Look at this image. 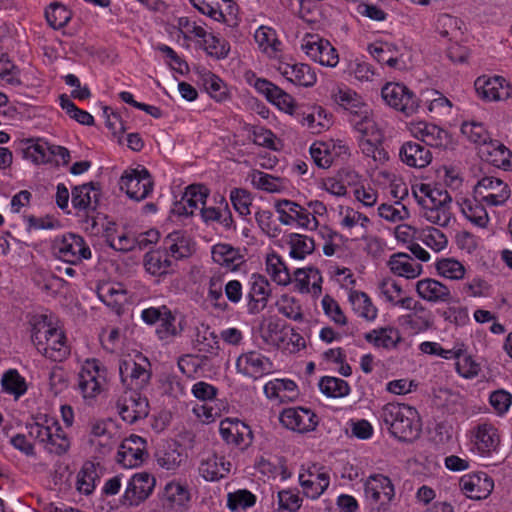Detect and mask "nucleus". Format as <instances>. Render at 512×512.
Returning <instances> with one entry per match:
<instances>
[{"instance_id":"nucleus-1","label":"nucleus","mask_w":512,"mask_h":512,"mask_svg":"<svg viewBox=\"0 0 512 512\" xmlns=\"http://www.w3.org/2000/svg\"><path fill=\"white\" fill-rule=\"evenodd\" d=\"M380 419L390 434L402 442H412L421 433L418 411L409 405L387 403L380 411Z\"/></svg>"},{"instance_id":"nucleus-2","label":"nucleus","mask_w":512,"mask_h":512,"mask_svg":"<svg viewBox=\"0 0 512 512\" xmlns=\"http://www.w3.org/2000/svg\"><path fill=\"white\" fill-rule=\"evenodd\" d=\"M108 381V369L96 358H89L82 364L78 374V388L88 404L105 389Z\"/></svg>"},{"instance_id":"nucleus-3","label":"nucleus","mask_w":512,"mask_h":512,"mask_svg":"<svg viewBox=\"0 0 512 512\" xmlns=\"http://www.w3.org/2000/svg\"><path fill=\"white\" fill-rule=\"evenodd\" d=\"M119 186L130 199L141 201L152 193L154 180L145 167L128 169L120 177Z\"/></svg>"},{"instance_id":"nucleus-4","label":"nucleus","mask_w":512,"mask_h":512,"mask_svg":"<svg viewBox=\"0 0 512 512\" xmlns=\"http://www.w3.org/2000/svg\"><path fill=\"white\" fill-rule=\"evenodd\" d=\"M115 405L121 419L129 424L145 419L149 415V401L140 390L126 388Z\"/></svg>"},{"instance_id":"nucleus-5","label":"nucleus","mask_w":512,"mask_h":512,"mask_svg":"<svg viewBox=\"0 0 512 512\" xmlns=\"http://www.w3.org/2000/svg\"><path fill=\"white\" fill-rule=\"evenodd\" d=\"M381 96L390 107L410 116L417 112L420 100L407 86L402 83H386Z\"/></svg>"},{"instance_id":"nucleus-6","label":"nucleus","mask_w":512,"mask_h":512,"mask_svg":"<svg viewBox=\"0 0 512 512\" xmlns=\"http://www.w3.org/2000/svg\"><path fill=\"white\" fill-rule=\"evenodd\" d=\"M55 255L69 264H78L91 258V250L83 237L68 233L56 239L53 245Z\"/></svg>"},{"instance_id":"nucleus-7","label":"nucleus","mask_w":512,"mask_h":512,"mask_svg":"<svg viewBox=\"0 0 512 512\" xmlns=\"http://www.w3.org/2000/svg\"><path fill=\"white\" fill-rule=\"evenodd\" d=\"M302 50L311 60L323 66L335 67L339 62L337 50L318 34H306L303 38Z\"/></svg>"},{"instance_id":"nucleus-8","label":"nucleus","mask_w":512,"mask_h":512,"mask_svg":"<svg viewBox=\"0 0 512 512\" xmlns=\"http://www.w3.org/2000/svg\"><path fill=\"white\" fill-rule=\"evenodd\" d=\"M156 479L148 472L135 473L129 480L126 490L121 498L123 505L139 506L153 492Z\"/></svg>"},{"instance_id":"nucleus-9","label":"nucleus","mask_w":512,"mask_h":512,"mask_svg":"<svg viewBox=\"0 0 512 512\" xmlns=\"http://www.w3.org/2000/svg\"><path fill=\"white\" fill-rule=\"evenodd\" d=\"M248 285L249 289L246 294L247 312L250 315H257L267 307L272 295L271 284L266 276L253 273L249 278Z\"/></svg>"},{"instance_id":"nucleus-10","label":"nucleus","mask_w":512,"mask_h":512,"mask_svg":"<svg viewBox=\"0 0 512 512\" xmlns=\"http://www.w3.org/2000/svg\"><path fill=\"white\" fill-rule=\"evenodd\" d=\"M279 421L285 428L291 431L307 433L316 429L318 416L308 408L289 407L281 411Z\"/></svg>"},{"instance_id":"nucleus-11","label":"nucleus","mask_w":512,"mask_h":512,"mask_svg":"<svg viewBox=\"0 0 512 512\" xmlns=\"http://www.w3.org/2000/svg\"><path fill=\"white\" fill-rule=\"evenodd\" d=\"M303 494L311 499L318 498L329 487L330 475L324 466L312 464L299 474Z\"/></svg>"},{"instance_id":"nucleus-12","label":"nucleus","mask_w":512,"mask_h":512,"mask_svg":"<svg viewBox=\"0 0 512 512\" xmlns=\"http://www.w3.org/2000/svg\"><path fill=\"white\" fill-rule=\"evenodd\" d=\"M146 365L137 363L134 360H122L119 364L121 382L127 389L141 390L150 381L151 371L147 358H144Z\"/></svg>"},{"instance_id":"nucleus-13","label":"nucleus","mask_w":512,"mask_h":512,"mask_svg":"<svg viewBox=\"0 0 512 512\" xmlns=\"http://www.w3.org/2000/svg\"><path fill=\"white\" fill-rule=\"evenodd\" d=\"M146 440L141 436L132 434L120 444L116 460L125 468L141 465L147 456Z\"/></svg>"},{"instance_id":"nucleus-14","label":"nucleus","mask_w":512,"mask_h":512,"mask_svg":"<svg viewBox=\"0 0 512 512\" xmlns=\"http://www.w3.org/2000/svg\"><path fill=\"white\" fill-rule=\"evenodd\" d=\"M292 116L312 133H321L332 125V114L321 106H297Z\"/></svg>"},{"instance_id":"nucleus-15","label":"nucleus","mask_w":512,"mask_h":512,"mask_svg":"<svg viewBox=\"0 0 512 512\" xmlns=\"http://www.w3.org/2000/svg\"><path fill=\"white\" fill-rule=\"evenodd\" d=\"M509 85L502 76L487 77L485 75L475 80L474 87L478 96L486 101H500L511 98Z\"/></svg>"},{"instance_id":"nucleus-16","label":"nucleus","mask_w":512,"mask_h":512,"mask_svg":"<svg viewBox=\"0 0 512 512\" xmlns=\"http://www.w3.org/2000/svg\"><path fill=\"white\" fill-rule=\"evenodd\" d=\"M459 486L467 497L475 500L486 499L494 488L493 479L485 472L463 475Z\"/></svg>"},{"instance_id":"nucleus-17","label":"nucleus","mask_w":512,"mask_h":512,"mask_svg":"<svg viewBox=\"0 0 512 512\" xmlns=\"http://www.w3.org/2000/svg\"><path fill=\"white\" fill-rule=\"evenodd\" d=\"M236 366L239 372L255 379L270 373L273 369L270 358L254 350L241 354L236 361Z\"/></svg>"},{"instance_id":"nucleus-18","label":"nucleus","mask_w":512,"mask_h":512,"mask_svg":"<svg viewBox=\"0 0 512 512\" xmlns=\"http://www.w3.org/2000/svg\"><path fill=\"white\" fill-rule=\"evenodd\" d=\"M365 496L373 503L381 506L389 503L394 497V486L389 477L382 474L371 475L365 483Z\"/></svg>"},{"instance_id":"nucleus-19","label":"nucleus","mask_w":512,"mask_h":512,"mask_svg":"<svg viewBox=\"0 0 512 512\" xmlns=\"http://www.w3.org/2000/svg\"><path fill=\"white\" fill-rule=\"evenodd\" d=\"M100 184L89 182L72 188L71 203L74 209L88 212L95 211L100 199Z\"/></svg>"},{"instance_id":"nucleus-20","label":"nucleus","mask_w":512,"mask_h":512,"mask_svg":"<svg viewBox=\"0 0 512 512\" xmlns=\"http://www.w3.org/2000/svg\"><path fill=\"white\" fill-rule=\"evenodd\" d=\"M277 71L286 80L297 86L312 87L317 81L315 71L308 64L281 62L277 67Z\"/></svg>"},{"instance_id":"nucleus-21","label":"nucleus","mask_w":512,"mask_h":512,"mask_svg":"<svg viewBox=\"0 0 512 512\" xmlns=\"http://www.w3.org/2000/svg\"><path fill=\"white\" fill-rule=\"evenodd\" d=\"M403 163L414 168H424L432 161L430 150L417 141H408L402 144L399 151Z\"/></svg>"},{"instance_id":"nucleus-22","label":"nucleus","mask_w":512,"mask_h":512,"mask_svg":"<svg viewBox=\"0 0 512 512\" xmlns=\"http://www.w3.org/2000/svg\"><path fill=\"white\" fill-rule=\"evenodd\" d=\"M364 339L373 347L386 350L396 349L403 341L399 329L389 325L372 329L364 334Z\"/></svg>"},{"instance_id":"nucleus-23","label":"nucleus","mask_w":512,"mask_h":512,"mask_svg":"<svg viewBox=\"0 0 512 512\" xmlns=\"http://www.w3.org/2000/svg\"><path fill=\"white\" fill-rule=\"evenodd\" d=\"M168 257L176 260L188 258L192 254L191 240L183 230L169 233L160 247Z\"/></svg>"},{"instance_id":"nucleus-24","label":"nucleus","mask_w":512,"mask_h":512,"mask_svg":"<svg viewBox=\"0 0 512 512\" xmlns=\"http://www.w3.org/2000/svg\"><path fill=\"white\" fill-rule=\"evenodd\" d=\"M347 119L356 131L360 134L367 135L375 128V121L371 116L369 106L360 98L353 104V107H348L344 110Z\"/></svg>"},{"instance_id":"nucleus-25","label":"nucleus","mask_w":512,"mask_h":512,"mask_svg":"<svg viewBox=\"0 0 512 512\" xmlns=\"http://www.w3.org/2000/svg\"><path fill=\"white\" fill-rule=\"evenodd\" d=\"M473 443L482 455L495 451L500 443L497 429L489 423L478 424L473 430Z\"/></svg>"},{"instance_id":"nucleus-26","label":"nucleus","mask_w":512,"mask_h":512,"mask_svg":"<svg viewBox=\"0 0 512 512\" xmlns=\"http://www.w3.org/2000/svg\"><path fill=\"white\" fill-rule=\"evenodd\" d=\"M419 297L429 302H450L452 297L449 288L438 280L425 278L416 284Z\"/></svg>"},{"instance_id":"nucleus-27","label":"nucleus","mask_w":512,"mask_h":512,"mask_svg":"<svg viewBox=\"0 0 512 512\" xmlns=\"http://www.w3.org/2000/svg\"><path fill=\"white\" fill-rule=\"evenodd\" d=\"M155 458L160 467L174 471L186 459V455L177 442H165L157 448Z\"/></svg>"},{"instance_id":"nucleus-28","label":"nucleus","mask_w":512,"mask_h":512,"mask_svg":"<svg viewBox=\"0 0 512 512\" xmlns=\"http://www.w3.org/2000/svg\"><path fill=\"white\" fill-rule=\"evenodd\" d=\"M212 259L215 263L230 271L238 270L245 262L240 250L226 243H219L213 246Z\"/></svg>"},{"instance_id":"nucleus-29","label":"nucleus","mask_w":512,"mask_h":512,"mask_svg":"<svg viewBox=\"0 0 512 512\" xmlns=\"http://www.w3.org/2000/svg\"><path fill=\"white\" fill-rule=\"evenodd\" d=\"M230 467L231 463L225 457L212 454L201 460L199 473L206 481H217L230 472Z\"/></svg>"},{"instance_id":"nucleus-30","label":"nucleus","mask_w":512,"mask_h":512,"mask_svg":"<svg viewBox=\"0 0 512 512\" xmlns=\"http://www.w3.org/2000/svg\"><path fill=\"white\" fill-rule=\"evenodd\" d=\"M190 499L188 489L179 482H168L160 500L164 509L175 510L183 507Z\"/></svg>"},{"instance_id":"nucleus-31","label":"nucleus","mask_w":512,"mask_h":512,"mask_svg":"<svg viewBox=\"0 0 512 512\" xmlns=\"http://www.w3.org/2000/svg\"><path fill=\"white\" fill-rule=\"evenodd\" d=\"M457 204L460 206L463 215L470 222L481 228H485L487 226L489 222L488 213L475 194L472 199L466 197L457 199Z\"/></svg>"},{"instance_id":"nucleus-32","label":"nucleus","mask_w":512,"mask_h":512,"mask_svg":"<svg viewBox=\"0 0 512 512\" xmlns=\"http://www.w3.org/2000/svg\"><path fill=\"white\" fill-rule=\"evenodd\" d=\"M370 54L380 64H386L391 68L403 69L405 66L404 61L398 55V48L393 43L380 42L378 44L370 45Z\"/></svg>"},{"instance_id":"nucleus-33","label":"nucleus","mask_w":512,"mask_h":512,"mask_svg":"<svg viewBox=\"0 0 512 512\" xmlns=\"http://www.w3.org/2000/svg\"><path fill=\"white\" fill-rule=\"evenodd\" d=\"M51 336L40 354L52 361L62 362L70 355V347L67 344L65 333L58 329Z\"/></svg>"},{"instance_id":"nucleus-34","label":"nucleus","mask_w":512,"mask_h":512,"mask_svg":"<svg viewBox=\"0 0 512 512\" xmlns=\"http://www.w3.org/2000/svg\"><path fill=\"white\" fill-rule=\"evenodd\" d=\"M412 261L413 259L409 254L399 252L393 254L387 264L393 274L414 279L421 274L422 265L413 264Z\"/></svg>"},{"instance_id":"nucleus-35","label":"nucleus","mask_w":512,"mask_h":512,"mask_svg":"<svg viewBox=\"0 0 512 512\" xmlns=\"http://www.w3.org/2000/svg\"><path fill=\"white\" fill-rule=\"evenodd\" d=\"M402 323L416 332H423L433 326L432 312L420 302H415L413 312L401 317Z\"/></svg>"},{"instance_id":"nucleus-36","label":"nucleus","mask_w":512,"mask_h":512,"mask_svg":"<svg viewBox=\"0 0 512 512\" xmlns=\"http://www.w3.org/2000/svg\"><path fill=\"white\" fill-rule=\"evenodd\" d=\"M32 281L39 289L50 295H56L67 283L64 279L43 267H36L34 269Z\"/></svg>"},{"instance_id":"nucleus-37","label":"nucleus","mask_w":512,"mask_h":512,"mask_svg":"<svg viewBox=\"0 0 512 512\" xmlns=\"http://www.w3.org/2000/svg\"><path fill=\"white\" fill-rule=\"evenodd\" d=\"M143 262L146 272L157 277L169 274L172 266V261L161 248L147 252Z\"/></svg>"},{"instance_id":"nucleus-38","label":"nucleus","mask_w":512,"mask_h":512,"mask_svg":"<svg viewBox=\"0 0 512 512\" xmlns=\"http://www.w3.org/2000/svg\"><path fill=\"white\" fill-rule=\"evenodd\" d=\"M486 160L504 170L512 169V152L498 140L489 139L486 146Z\"/></svg>"},{"instance_id":"nucleus-39","label":"nucleus","mask_w":512,"mask_h":512,"mask_svg":"<svg viewBox=\"0 0 512 512\" xmlns=\"http://www.w3.org/2000/svg\"><path fill=\"white\" fill-rule=\"evenodd\" d=\"M349 301L353 311L367 321H373L377 317L378 309L373 305L370 297L362 291L352 290L349 293Z\"/></svg>"},{"instance_id":"nucleus-40","label":"nucleus","mask_w":512,"mask_h":512,"mask_svg":"<svg viewBox=\"0 0 512 512\" xmlns=\"http://www.w3.org/2000/svg\"><path fill=\"white\" fill-rule=\"evenodd\" d=\"M295 286L301 293H308L310 291V279H313L312 288L314 292H321L322 276L318 268H297L294 273Z\"/></svg>"},{"instance_id":"nucleus-41","label":"nucleus","mask_w":512,"mask_h":512,"mask_svg":"<svg viewBox=\"0 0 512 512\" xmlns=\"http://www.w3.org/2000/svg\"><path fill=\"white\" fill-rule=\"evenodd\" d=\"M266 271L272 280L279 285L286 286L292 281V276L282 258L273 253L266 258Z\"/></svg>"},{"instance_id":"nucleus-42","label":"nucleus","mask_w":512,"mask_h":512,"mask_svg":"<svg viewBox=\"0 0 512 512\" xmlns=\"http://www.w3.org/2000/svg\"><path fill=\"white\" fill-rule=\"evenodd\" d=\"M48 438L47 442L43 445L47 452L57 456H62L69 451L71 446L70 439L63 431L58 421L57 425H55L50 431V437Z\"/></svg>"},{"instance_id":"nucleus-43","label":"nucleus","mask_w":512,"mask_h":512,"mask_svg":"<svg viewBox=\"0 0 512 512\" xmlns=\"http://www.w3.org/2000/svg\"><path fill=\"white\" fill-rule=\"evenodd\" d=\"M287 242L290 246V256L293 259L302 260L315 250L314 239L306 235L291 233L288 235Z\"/></svg>"},{"instance_id":"nucleus-44","label":"nucleus","mask_w":512,"mask_h":512,"mask_svg":"<svg viewBox=\"0 0 512 512\" xmlns=\"http://www.w3.org/2000/svg\"><path fill=\"white\" fill-rule=\"evenodd\" d=\"M26 147L22 150L23 158L35 164L49 163V149L51 145L42 139H27Z\"/></svg>"},{"instance_id":"nucleus-45","label":"nucleus","mask_w":512,"mask_h":512,"mask_svg":"<svg viewBox=\"0 0 512 512\" xmlns=\"http://www.w3.org/2000/svg\"><path fill=\"white\" fill-rule=\"evenodd\" d=\"M72 15V11L59 2H53L45 9L47 23L55 30L65 27L71 20Z\"/></svg>"},{"instance_id":"nucleus-46","label":"nucleus","mask_w":512,"mask_h":512,"mask_svg":"<svg viewBox=\"0 0 512 512\" xmlns=\"http://www.w3.org/2000/svg\"><path fill=\"white\" fill-rule=\"evenodd\" d=\"M57 425V420L47 415H41L33 423H27L26 428L30 437L44 445L50 437V431Z\"/></svg>"},{"instance_id":"nucleus-47","label":"nucleus","mask_w":512,"mask_h":512,"mask_svg":"<svg viewBox=\"0 0 512 512\" xmlns=\"http://www.w3.org/2000/svg\"><path fill=\"white\" fill-rule=\"evenodd\" d=\"M259 48L269 56H272L281 50L282 43L277 38L275 30L261 26L254 35Z\"/></svg>"},{"instance_id":"nucleus-48","label":"nucleus","mask_w":512,"mask_h":512,"mask_svg":"<svg viewBox=\"0 0 512 512\" xmlns=\"http://www.w3.org/2000/svg\"><path fill=\"white\" fill-rule=\"evenodd\" d=\"M1 386L5 393L13 395L16 399L27 391L26 381L16 369H9L3 374Z\"/></svg>"},{"instance_id":"nucleus-49","label":"nucleus","mask_w":512,"mask_h":512,"mask_svg":"<svg viewBox=\"0 0 512 512\" xmlns=\"http://www.w3.org/2000/svg\"><path fill=\"white\" fill-rule=\"evenodd\" d=\"M320 391L331 398H342L350 393V386L347 381L332 377V376H324L319 381Z\"/></svg>"},{"instance_id":"nucleus-50","label":"nucleus","mask_w":512,"mask_h":512,"mask_svg":"<svg viewBox=\"0 0 512 512\" xmlns=\"http://www.w3.org/2000/svg\"><path fill=\"white\" fill-rule=\"evenodd\" d=\"M97 480H99V475L96 465L90 461L85 462L77 476L78 491L85 495L91 494L96 487Z\"/></svg>"},{"instance_id":"nucleus-51","label":"nucleus","mask_w":512,"mask_h":512,"mask_svg":"<svg viewBox=\"0 0 512 512\" xmlns=\"http://www.w3.org/2000/svg\"><path fill=\"white\" fill-rule=\"evenodd\" d=\"M419 191L429 199L431 206L450 207L452 197L442 184H420Z\"/></svg>"},{"instance_id":"nucleus-52","label":"nucleus","mask_w":512,"mask_h":512,"mask_svg":"<svg viewBox=\"0 0 512 512\" xmlns=\"http://www.w3.org/2000/svg\"><path fill=\"white\" fill-rule=\"evenodd\" d=\"M164 315L159 321V326L156 329V335L161 341H167L174 337L181 335L183 327L181 323L176 325V316L168 308L163 312Z\"/></svg>"},{"instance_id":"nucleus-53","label":"nucleus","mask_w":512,"mask_h":512,"mask_svg":"<svg viewBox=\"0 0 512 512\" xmlns=\"http://www.w3.org/2000/svg\"><path fill=\"white\" fill-rule=\"evenodd\" d=\"M414 196L417 199L418 203L426 209L425 218L429 222L439 225L441 227H447L449 225L452 218L450 207L428 206L425 204L426 200L422 197H418L415 191Z\"/></svg>"},{"instance_id":"nucleus-54","label":"nucleus","mask_w":512,"mask_h":512,"mask_svg":"<svg viewBox=\"0 0 512 512\" xmlns=\"http://www.w3.org/2000/svg\"><path fill=\"white\" fill-rule=\"evenodd\" d=\"M59 101L61 108L78 123L87 126H92L94 124L93 116L87 111L78 108L66 94L60 95Z\"/></svg>"},{"instance_id":"nucleus-55","label":"nucleus","mask_w":512,"mask_h":512,"mask_svg":"<svg viewBox=\"0 0 512 512\" xmlns=\"http://www.w3.org/2000/svg\"><path fill=\"white\" fill-rule=\"evenodd\" d=\"M435 267L440 276L451 280L462 279L465 275L464 266L453 258H443L437 261Z\"/></svg>"},{"instance_id":"nucleus-56","label":"nucleus","mask_w":512,"mask_h":512,"mask_svg":"<svg viewBox=\"0 0 512 512\" xmlns=\"http://www.w3.org/2000/svg\"><path fill=\"white\" fill-rule=\"evenodd\" d=\"M256 503V496L248 490H238L234 493H229L227 497V507L236 512L240 509L245 510L254 506Z\"/></svg>"},{"instance_id":"nucleus-57","label":"nucleus","mask_w":512,"mask_h":512,"mask_svg":"<svg viewBox=\"0 0 512 512\" xmlns=\"http://www.w3.org/2000/svg\"><path fill=\"white\" fill-rule=\"evenodd\" d=\"M209 195V189L203 184H192L188 186L182 196L188 207L194 211L201 203L205 205Z\"/></svg>"},{"instance_id":"nucleus-58","label":"nucleus","mask_w":512,"mask_h":512,"mask_svg":"<svg viewBox=\"0 0 512 512\" xmlns=\"http://www.w3.org/2000/svg\"><path fill=\"white\" fill-rule=\"evenodd\" d=\"M427 136L423 139L422 144L426 147H435V148H446L448 144L451 142V135L448 131L434 125L432 127L426 128Z\"/></svg>"},{"instance_id":"nucleus-59","label":"nucleus","mask_w":512,"mask_h":512,"mask_svg":"<svg viewBox=\"0 0 512 512\" xmlns=\"http://www.w3.org/2000/svg\"><path fill=\"white\" fill-rule=\"evenodd\" d=\"M206 47L205 51L208 55L216 59H225L228 57L230 52V44L225 39H220L214 34H207L206 38H203Z\"/></svg>"},{"instance_id":"nucleus-60","label":"nucleus","mask_w":512,"mask_h":512,"mask_svg":"<svg viewBox=\"0 0 512 512\" xmlns=\"http://www.w3.org/2000/svg\"><path fill=\"white\" fill-rule=\"evenodd\" d=\"M98 298L107 306L115 308L120 306V297L125 294V291L116 288L110 283H103L97 287Z\"/></svg>"},{"instance_id":"nucleus-61","label":"nucleus","mask_w":512,"mask_h":512,"mask_svg":"<svg viewBox=\"0 0 512 512\" xmlns=\"http://www.w3.org/2000/svg\"><path fill=\"white\" fill-rule=\"evenodd\" d=\"M310 155L314 163L322 169L329 168L333 163L329 145L325 142H315L310 146Z\"/></svg>"},{"instance_id":"nucleus-62","label":"nucleus","mask_w":512,"mask_h":512,"mask_svg":"<svg viewBox=\"0 0 512 512\" xmlns=\"http://www.w3.org/2000/svg\"><path fill=\"white\" fill-rule=\"evenodd\" d=\"M230 200L233 205V208L241 216H247L250 214L252 196L249 191L243 188H234L230 192Z\"/></svg>"},{"instance_id":"nucleus-63","label":"nucleus","mask_w":512,"mask_h":512,"mask_svg":"<svg viewBox=\"0 0 512 512\" xmlns=\"http://www.w3.org/2000/svg\"><path fill=\"white\" fill-rule=\"evenodd\" d=\"M251 182L259 190L274 193L280 191L279 178L262 171H254Z\"/></svg>"},{"instance_id":"nucleus-64","label":"nucleus","mask_w":512,"mask_h":512,"mask_svg":"<svg viewBox=\"0 0 512 512\" xmlns=\"http://www.w3.org/2000/svg\"><path fill=\"white\" fill-rule=\"evenodd\" d=\"M461 131L475 144L487 145L489 143V134L482 123H464L461 126Z\"/></svg>"}]
</instances>
